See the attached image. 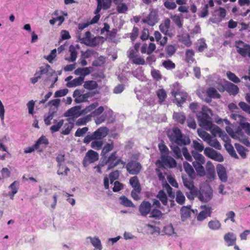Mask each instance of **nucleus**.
Masks as SVG:
<instances>
[{
	"instance_id": "obj_10",
	"label": "nucleus",
	"mask_w": 250,
	"mask_h": 250,
	"mask_svg": "<svg viewBox=\"0 0 250 250\" xmlns=\"http://www.w3.org/2000/svg\"><path fill=\"white\" fill-rule=\"evenodd\" d=\"M99 159V154L97 152L92 150H88L83 160V165L86 167L89 164L94 163Z\"/></svg>"
},
{
	"instance_id": "obj_27",
	"label": "nucleus",
	"mask_w": 250,
	"mask_h": 250,
	"mask_svg": "<svg viewBox=\"0 0 250 250\" xmlns=\"http://www.w3.org/2000/svg\"><path fill=\"white\" fill-rule=\"evenodd\" d=\"M57 202V195L54 194L53 196V199L45 198L43 200V203L44 205L47 207H50L51 208L54 209L56 208Z\"/></svg>"
},
{
	"instance_id": "obj_57",
	"label": "nucleus",
	"mask_w": 250,
	"mask_h": 250,
	"mask_svg": "<svg viewBox=\"0 0 250 250\" xmlns=\"http://www.w3.org/2000/svg\"><path fill=\"white\" fill-rule=\"evenodd\" d=\"M162 65L167 70H171L175 68V63L169 60L164 61Z\"/></svg>"
},
{
	"instance_id": "obj_19",
	"label": "nucleus",
	"mask_w": 250,
	"mask_h": 250,
	"mask_svg": "<svg viewBox=\"0 0 250 250\" xmlns=\"http://www.w3.org/2000/svg\"><path fill=\"white\" fill-rule=\"evenodd\" d=\"M85 241L87 243H90L92 244V245L97 250H102V245L101 243V241L100 239L99 238V237L97 236H88L85 238Z\"/></svg>"
},
{
	"instance_id": "obj_58",
	"label": "nucleus",
	"mask_w": 250,
	"mask_h": 250,
	"mask_svg": "<svg viewBox=\"0 0 250 250\" xmlns=\"http://www.w3.org/2000/svg\"><path fill=\"white\" fill-rule=\"evenodd\" d=\"M90 120V116L87 115L85 117L78 119L76 121V124L77 125H86Z\"/></svg>"
},
{
	"instance_id": "obj_12",
	"label": "nucleus",
	"mask_w": 250,
	"mask_h": 250,
	"mask_svg": "<svg viewBox=\"0 0 250 250\" xmlns=\"http://www.w3.org/2000/svg\"><path fill=\"white\" fill-rule=\"evenodd\" d=\"M127 171L131 174L136 175L140 171L142 166L138 162L132 161L126 165Z\"/></svg>"
},
{
	"instance_id": "obj_8",
	"label": "nucleus",
	"mask_w": 250,
	"mask_h": 250,
	"mask_svg": "<svg viewBox=\"0 0 250 250\" xmlns=\"http://www.w3.org/2000/svg\"><path fill=\"white\" fill-rule=\"evenodd\" d=\"M207 96H206V93L203 91L202 93L200 90L198 91L199 96L203 100H205L207 103L211 101V98H220V95L217 92V90L213 87L209 88L207 91Z\"/></svg>"
},
{
	"instance_id": "obj_25",
	"label": "nucleus",
	"mask_w": 250,
	"mask_h": 250,
	"mask_svg": "<svg viewBox=\"0 0 250 250\" xmlns=\"http://www.w3.org/2000/svg\"><path fill=\"white\" fill-rule=\"evenodd\" d=\"M183 167L185 172L187 173L189 177L192 179H194L196 177V173L192 167L188 162L183 163Z\"/></svg>"
},
{
	"instance_id": "obj_47",
	"label": "nucleus",
	"mask_w": 250,
	"mask_h": 250,
	"mask_svg": "<svg viewBox=\"0 0 250 250\" xmlns=\"http://www.w3.org/2000/svg\"><path fill=\"white\" fill-rule=\"evenodd\" d=\"M173 117L174 119L179 123L183 124L185 121V116L182 113L174 112Z\"/></svg>"
},
{
	"instance_id": "obj_36",
	"label": "nucleus",
	"mask_w": 250,
	"mask_h": 250,
	"mask_svg": "<svg viewBox=\"0 0 250 250\" xmlns=\"http://www.w3.org/2000/svg\"><path fill=\"white\" fill-rule=\"evenodd\" d=\"M69 51L70 53V57L69 58H66L65 60L74 62L76 61L78 54L75 47L73 45H70L69 48Z\"/></svg>"
},
{
	"instance_id": "obj_13",
	"label": "nucleus",
	"mask_w": 250,
	"mask_h": 250,
	"mask_svg": "<svg viewBox=\"0 0 250 250\" xmlns=\"http://www.w3.org/2000/svg\"><path fill=\"white\" fill-rule=\"evenodd\" d=\"M73 96L76 103H81L85 102L87 100V99L90 97V93L82 94L81 90L77 89L74 91Z\"/></svg>"
},
{
	"instance_id": "obj_64",
	"label": "nucleus",
	"mask_w": 250,
	"mask_h": 250,
	"mask_svg": "<svg viewBox=\"0 0 250 250\" xmlns=\"http://www.w3.org/2000/svg\"><path fill=\"white\" fill-rule=\"evenodd\" d=\"M194 55V51L191 49H188L186 51V59L188 63H191L194 61L193 56Z\"/></svg>"
},
{
	"instance_id": "obj_30",
	"label": "nucleus",
	"mask_w": 250,
	"mask_h": 250,
	"mask_svg": "<svg viewBox=\"0 0 250 250\" xmlns=\"http://www.w3.org/2000/svg\"><path fill=\"white\" fill-rule=\"evenodd\" d=\"M190 206L183 207L181 209V220L185 221L190 215Z\"/></svg>"
},
{
	"instance_id": "obj_14",
	"label": "nucleus",
	"mask_w": 250,
	"mask_h": 250,
	"mask_svg": "<svg viewBox=\"0 0 250 250\" xmlns=\"http://www.w3.org/2000/svg\"><path fill=\"white\" fill-rule=\"evenodd\" d=\"M182 180L184 186L190 191V193L193 194L197 193L198 189L193 184V179L182 176Z\"/></svg>"
},
{
	"instance_id": "obj_20",
	"label": "nucleus",
	"mask_w": 250,
	"mask_h": 250,
	"mask_svg": "<svg viewBox=\"0 0 250 250\" xmlns=\"http://www.w3.org/2000/svg\"><path fill=\"white\" fill-rule=\"evenodd\" d=\"M220 91H223L226 90L230 94L236 95L239 90V88L237 85L230 83L227 82L225 87H222V89H219Z\"/></svg>"
},
{
	"instance_id": "obj_26",
	"label": "nucleus",
	"mask_w": 250,
	"mask_h": 250,
	"mask_svg": "<svg viewBox=\"0 0 250 250\" xmlns=\"http://www.w3.org/2000/svg\"><path fill=\"white\" fill-rule=\"evenodd\" d=\"M238 123L247 135H250V124L247 121V119L244 117L240 116V120L237 122Z\"/></svg>"
},
{
	"instance_id": "obj_5",
	"label": "nucleus",
	"mask_w": 250,
	"mask_h": 250,
	"mask_svg": "<svg viewBox=\"0 0 250 250\" xmlns=\"http://www.w3.org/2000/svg\"><path fill=\"white\" fill-rule=\"evenodd\" d=\"M171 94L175 98V101L178 106H181V104L186 101L187 98V93L181 89V87L178 83H175L173 85Z\"/></svg>"
},
{
	"instance_id": "obj_51",
	"label": "nucleus",
	"mask_w": 250,
	"mask_h": 250,
	"mask_svg": "<svg viewBox=\"0 0 250 250\" xmlns=\"http://www.w3.org/2000/svg\"><path fill=\"white\" fill-rule=\"evenodd\" d=\"M198 135L205 142L208 143L211 136L207 132L202 129H198Z\"/></svg>"
},
{
	"instance_id": "obj_62",
	"label": "nucleus",
	"mask_w": 250,
	"mask_h": 250,
	"mask_svg": "<svg viewBox=\"0 0 250 250\" xmlns=\"http://www.w3.org/2000/svg\"><path fill=\"white\" fill-rule=\"evenodd\" d=\"M157 197L160 199L164 205L166 206L167 204V196L163 191L161 190L159 192L157 195Z\"/></svg>"
},
{
	"instance_id": "obj_32",
	"label": "nucleus",
	"mask_w": 250,
	"mask_h": 250,
	"mask_svg": "<svg viewBox=\"0 0 250 250\" xmlns=\"http://www.w3.org/2000/svg\"><path fill=\"white\" fill-rule=\"evenodd\" d=\"M204 163L193 162V166L195 169L197 174L200 176H204L206 174L205 168L202 165Z\"/></svg>"
},
{
	"instance_id": "obj_52",
	"label": "nucleus",
	"mask_w": 250,
	"mask_h": 250,
	"mask_svg": "<svg viewBox=\"0 0 250 250\" xmlns=\"http://www.w3.org/2000/svg\"><path fill=\"white\" fill-rule=\"evenodd\" d=\"M104 107L103 106H100L98 108H95L94 111H93L90 114L88 115L90 116V119L91 117L97 118L98 116H100L104 111Z\"/></svg>"
},
{
	"instance_id": "obj_16",
	"label": "nucleus",
	"mask_w": 250,
	"mask_h": 250,
	"mask_svg": "<svg viewBox=\"0 0 250 250\" xmlns=\"http://www.w3.org/2000/svg\"><path fill=\"white\" fill-rule=\"evenodd\" d=\"M82 114L81 107L80 106H75L65 112L64 115L65 117H71L73 119L78 118Z\"/></svg>"
},
{
	"instance_id": "obj_15",
	"label": "nucleus",
	"mask_w": 250,
	"mask_h": 250,
	"mask_svg": "<svg viewBox=\"0 0 250 250\" xmlns=\"http://www.w3.org/2000/svg\"><path fill=\"white\" fill-rule=\"evenodd\" d=\"M202 210L200 211L197 216L198 221H202L208 216H210L211 213L212 208L210 207L207 205L201 206Z\"/></svg>"
},
{
	"instance_id": "obj_11",
	"label": "nucleus",
	"mask_w": 250,
	"mask_h": 250,
	"mask_svg": "<svg viewBox=\"0 0 250 250\" xmlns=\"http://www.w3.org/2000/svg\"><path fill=\"white\" fill-rule=\"evenodd\" d=\"M204 154L208 158L219 162L224 160L223 156L220 153L210 147H206L204 149Z\"/></svg>"
},
{
	"instance_id": "obj_50",
	"label": "nucleus",
	"mask_w": 250,
	"mask_h": 250,
	"mask_svg": "<svg viewBox=\"0 0 250 250\" xmlns=\"http://www.w3.org/2000/svg\"><path fill=\"white\" fill-rule=\"evenodd\" d=\"M74 127V124L73 123H68L64 124L63 126V129L62 131V134L63 135H68L70 133L72 129Z\"/></svg>"
},
{
	"instance_id": "obj_34",
	"label": "nucleus",
	"mask_w": 250,
	"mask_h": 250,
	"mask_svg": "<svg viewBox=\"0 0 250 250\" xmlns=\"http://www.w3.org/2000/svg\"><path fill=\"white\" fill-rule=\"evenodd\" d=\"M83 77H79L74 79L72 81L68 82L66 86L68 87H73L81 85L84 81Z\"/></svg>"
},
{
	"instance_id": "obj_38",
	"label": "nucleus",
	"mask_w": 250,
	"mask_h": 250,
	"mask_svg": "<svg viewBox=\"0 0 250 250\" xmlns=\"http://www.w3.org/2000/svg\"><path fill=\"white\" fill-rule=\"evenodd\" d=\"M48 144L47 139L44 136H41L35 144V147L39 149L41 146L45 147Z\"/></svg>"
},
{
	"instance_id": "obj_35",
	"label": "nucleus",
	"mask_w": 250,
	"mask_h": 250,
	"mask_svg": "<svg viewBox=\"0 0 250 250\" xmlns=\"http://www.w3.org/2000/svg\"><path fill=\"white\" fill-rule=\"evenodd\" d=\"M133 75L138 80L144 81L146 80V77L144 76L143 69L141 67H139L135 70L132 72Z\"/></svg>"
},
{
	"instance_id": "obj_17",
	"label": "nucleus",
	"mask_w": 250,
	"mask_h": 250,
	"mask_svg": "<svg viewBox=\"0 0 250 250\" xmlns=\"http://www.w3.org/2000/svg\"><path fill=\"white\" fill-rule=\"evenodd\" d=\"M216 170L218 176L220 180L226 183L228 180V175L226 168L221 164H218L216 167Z\"/></svg>"
},
{
	"instance_id": "obj_28",
	"label": "nucleus",
	"mask_w": 250,
	"mask_h": 250,
	"mask_svg": "<svg viewBox=\"0 0 250 250\" xmlns=\"http://www.w3.org/2000/svg\"><path fill=\"white\" fill-rule=\"evenodd\" d=\"M170 24V20L169 19H165L159 26L160 31L165 35H168Z\"/></svg>"
},
{
	"instance_id": "obj_3",
	"label": "nucleus",
	"mask_w": 250,
	"mask_h": 250,
	"mask_svg": "<svg viewBox=\"0 0 250 250\" xmlns=\"http://www.w3.org/2000/svg\"><path fill=\"white\" fill-rule=\"evenodd\" d=\"M159 148L161 153V159L157 161L156 165L157 166L159 165L164 166H166L170 167H174L176 166L175 160L169 157V150L167 146L163 143L159 144Z\"/></svg>"
},
{
	"instance_id": "obj_41",
	"label": "nucleus",
	"mask_w": 250,
	"mask_h": 250,
	"mask_svg": "<svg viewBox=\"0 0 250 250\" xmlns=\"http://www.w3.org/2000/svg\"><path fill=\"white\" fill-rule=\"evenodd\" d=\"M113 143L112 142L105 144L102 149L101 156L105 157L107 153L113 149Z\"/></svg>"
},
{
	"instance_id": "obj_37",
	"label": "nucleus",
	"mask_w": 250,
	"mask_h": 250,
	"mask_svg": "<svg viewBox=\"0 0 250 250\" xmlns=\"http://www.w3.org/2000/svg\"><path fill=\"white\" fill-rule=\"evenodd\" d=\"M90 73V68L88 67L85 68H79L76 69L74 73L76 75H80V77H84L88 75Z\"/></svg>"
},
{
	"instance_id": "obj_4",
	"label": "nucleus",
	"mask_w": 250,
	"mask_h": 250,
	"mask_svg": "<svg viewBox=\"0 0 250 250\" xmlns=\"http://www.w3.org/2000/svg\"><path fill=\"white\" fill-rule=\"evenodd\" d=\"M120 163L123 164V166L125 164V163L122 161L121 158L118 157L116 152L112 153L108 157H104L102 160V164L104 165L105 166H107V170L114 167Z\"/></svg>"
},
{
	"instance_id": "obj_22",
	"label": "nucleus",
	"mask_w": 250,
	"mask_h": 250,
	"mask_svg": "<svg viewBox=\"0 0 250 250\" xmlns=\"http://www.w3.org/2000/svg\"><path fill=\"white\" fill-rule=\"evenodd\" d=\"M226 130L228 133L233 138L240 140L243 137V132L240 128H238L235 131L230 126H227Z\"/></svg>"
},
{
	"instance_id": "obj_55",
	"label": "nucleus",
	"mask_w": 250,
	"mask_h": 250,
	"mask_svg": "<svg viewBox=\"0 0 250 250\" xmlns=\"http://www.w3.org/2000/svg\"><path fill=\"white\" fill-rule=\"evenodd\" d=\"M163 231L165 233L168 235H172L175 234L173 227L172 224H168L164 227Z\"/></svg>"
},
{
	"instance_id": "obj_24",
	"label": "nucleus",
	"mask_w": 250,
	"mask_h": 250,
	"mask_svg": "<svg viewBox=\"0 0 250 250\" xmlns=\"http://www.w3.org/2000/svg\"><path fill=\"white\" fill-rule=\"evenodd\" d=\"M108 130L106 127H101L96 130L93 134V136L96 140H100L105 137L107 133Z\"/></svg>"
},
{
	"instance_id": "obj_60",
	"label": "nucleus",
	"mask_w": 250,
	"mask_h": 250,
	"mask_svg": "<svg viewBox=\"0 0 250 250\" xmlns=\"http://www.w3.org/2000/svg\"><path fill=\"white\" fill-rule=\"evenodd\" d=\"M120 203L122 205L125 207H134V205L132 202L128 199L125 196H122L120 198Z\"/></svg>"
},
{
	"instance_id": "obj_9",
	"label": "nucleus",
	"mask_w": 250,
	"mask_h": 250,
	"mask_svg": "<svg viewBox=\"0 0 250 250\" xmlns=\"http://www.w3.org/2000/svg\"><path fill=\"white\" fill-rule=\"evenodd\" d=\"M237 52L243 57L250 58V45L242 41L236 42L235 45Z\"/></svg>"
},
{
	"instance_id": "obj_49",
	"label": "nucleus",
	"mask_w": 250,
	"mask_h": 250,
	"mask_svg": "<svg viewBox=\"0 0 250 250\" xmlns=\"http://www.w3.org/2000/svg\"><path fill=\"white\" fill-rule=\"evenodd\" d=\"M204 106V105H202V107H201L198 104L192 103L190 104L189 107L193 112L197 113V116L199 113L202 112V107Z\"/></svg>"
},
{
	"instance_id": "obj_1",
	"label": "nucleus",
	"mask_w": 250,
	"mask_h": 250,
	"mask_svg": "<svg viewBox=\"0 0 250 250\" xmlns=\"http://www.w3.org/2000/svg\"><path fill=\"white\" fill-rule=\"evenodd\" d=\"M209 114L212 115L211 110L207 106H203L202 112L199 113L197 115L200 126L207 130H209L214 136H222L223 131L218 126L212 124Z\"/></svg>"
},
{
	"instance_id": "obj_39",
	"label": "nucleus",
	"mask_w": 250,
	"mask_h": 250,
	"mask_svg": "<svg viewBox=\"0 0 250 250\" xmlns=\"http://www.w3.org/2000/svg\"><path fill=\"white\" fill-rule=\"evenodd\" d=\"M57 174L58 175H67L68 172L70 170L69 168L66 167L64 164L57 165Z\"/></svg>"
},
{
	"instance_id": "obj_63",
	"label": "nucleus",
	"mask_w": 250,
	"mask_h": 250,
	"mask_svg": "<svg viewBox=\"0 0 250 250\" xmlns=\"http://www.w3.org/2000/svg\"><path fill=\"white\" fill-rule=\"evenodd\" d=\"M226 75L228 79L234 83H238L240 82L239 78L230 71H228Z\"/></svg>"
},
{
	"instance_id": "obj_21",
	"label": "nucleus",
	"mask_w": 250,
	"mask_h": 250,
	"mask_svg": "<svg viewBox=\"0 0 250 250\" xmlns=\"http://www.w3.org/2000/svg\"><path fill=\"white\" fill-rule=\"evenodd\" d=\"M151 204L148 201H143L139 207V211L143 216L147 215L150 211Z\"/></svg>"
},
{
	"instance_id": "obj_42",
	"label": "nucleus",
	"mask_w": 250,
	"mask_h": 250,
	"mask_svg": "<svg viewBox=\"0 0 250 250\" xmlns=\"http://www.w3.org/2000/svg\"><path fill=\"white\" fill-rule=\"evenodd\" d=\"M170 18L178 27L181 28L182 27V20L180 16L176 14L172 15L170 16Z\"/></svg>"
},
{
	"instance_id": "obj_31",
	"label": "nucleus",
	"mask_w": 250,
	"mask_h": 250,
	"mask_svg": "<svg viewBox=\"0 0 250 250\" xmlns=\"http://www.w3.org/2000/svg\"><path fill=\"white\" fill-rule=\"evenodd\" d=\"M18 186L19 182L16 181L9 186V188L10 191L8 193V195L11 199H13L14 196L17 193Z\"/></svg>"
},
{
	"instance_id": "obj_56",
	"label": "nucleus",
	"mask_w": 250,
	"mask_h": 250,
	"mask_svg": "<svg viewBox=\"0 0 250 250\" xmlns=\"http://www.w3.org/2000/svg\"><path fill=\"white\" fill-rule=\"evenodd\" d=\"M175 144H172L171 148L174 153L173 156L176 158H180L182 157L181 150L179 147L176 146Z\"/></svg>"
},
{
	"instance_id": "obj_2",
	"label": "nucleus",
	"mask_w": 250,
	"mask_h": 250,
	"mask_svg": "<svg viewBox=\"0 0 250 250\" xmlns=\"http://www.w3.org/2000/svg\"><path fill=\"white\" fill-rule=\"evenodd\" d=\"M167 136L172 143L179 146H186L190 144V140L188 136L183 134L177 127H174L168 131Z\"/></svg>"
},
{
	"instance_id": "obj_54",
	"label": "nucleus",
	"mask_w": 250,
	"mask_h": 250,
	"mask_svg": "<svg viewBox=\"0 0 250 250\" xmlns=\"http://www.w3.org/2000/svg\"><path fill=\"white\" fill-rule=\"evenodd\" d=\"M165 166H164L163 167L161 165L160 166L159 165V166H157L159 168L156 169V171L158 174L159 179L160 181H161L163 182H166L165 175L164 174L163 172L161 171H164V170H165L164 167Z\"/></svg>"
},
{
	"instance_id": "obj_18",
	"label": "nucleus",
	"mask_w": 250,
	"mask_h": 250,
	"mask_svg": "<svg viewBox=\"0 0 250 250\" xmlns=\"http://www.w3.org/2000/svg\"><path fill=\"white\" fill-rule=\"evenodd\" d=\"M156 16L157 13L156 11L152 10L146 18L142 19V21L150 26H153L157 22Z\"/></svg>"
},
{
	"instance_id": "obj_46",
	"label": "nucleus",
	"mask_w": 250,
	"mask_h": 250,
	"mask_svg": "<svg viewBox=\"0 0 250 250\" xmlns=\"http://www.w3.org/2000/svg\"><path fill=\"white\" fill-rule=\"evenodd\" d=\"M225 147L232 157L235 158H238L233 146L229 143H225Z\"/></svg>"
},
{
	"instance_id": "obj_29",
	"label": "nucleus",
	"mask_w": 250,
	"mask_h": 250,
	"mask_svg": "<svg viewBox=\"0 0 250 250\" xmlns=\"http://www.w3.org/2000/svg\"><path fill=\"white\" fill-rule=\"evenodd\" d=\"M178 40L180 42H181L187 47H189L191 45V42L190 40L189 36L188 34H183L178 35Z\"/></svg>"
},
{
	"instance_id": "obj_53",
	"label": "nucleus",
	"mask_w": 250,
	"mask_h": 250,
	"mask_svg": "<svg viewBox=\"0 0 250 250\" xmlns=\"http://www.w3.org/2000/svg\"><path fill=\"white\" fill-rule=\"evenodd\" d=\"M98 103L96 102L86 106L84 109H83L82 111V114H85L92 111L93 110H94L96 108L98 107Z\"/></svg>"
},
{
	"instance_id": "obj_61",
	"label": "nucleus",
	"mask_w": 250,
	"mask_h": 250,
	"mask_svg": "<svg viewBox=\"0 0 250 250\" xmlns=\"http://www.w3.org/2000/svg\"><path fill=\"white\" fill-rule=\"evenodd\" d=\"M236 149L238 153L242 157V158L244 159L246 157V149L243 146L239 145H235Z\"/></svg>"
},
{
	"instance_id": "obj_44",
	"label": "nucleus",
	"mask_w": 250,
	"mask_h": 250,
	"mask_svg": "<svg viewBox=\"0 0 250 250\" xmlns=\"http://www.w3.org/2000/svg\"><path fill=\"white\" fill-rule=\"evenodd\" d=\"M192 155L195 160L194 162L205 163V160L204 157L201 154L195 151H192L191 152Z\"/></svg>"
},
{
	"instance_id": "obj_43",
	"label": "nucleus",
	"mask_w": 250,
	"mask_h": 250,
	"mask_svg": "<svg viewBox=\"0 0 250 250\" xmlns=\"http://www.w3.org/2000/svg\"><path fill=\"white\" fill-rule=\"evenodd\" d=\"M97 83L95 81H88L84 82L83 87L87 89L92 90L97 88Z\"/></svg>"
},
{
	"instance_id": "obj_59",
	"label": "nucleus",
	"mask_w": 250,
	"mask_h": 250,
	"mask_svg": "<svg viewBox=\"0 0 250 250\" xmlns=\"http://www.w3.org/2000/svg\"><path fill=\"white\" fill-rule=\"evenodd\" d=\"M185 201V197L184 194L180 190L177 191L176 194V201L179 204H183Z\"/></svg>"
},
{
	"instance_id": "obj_6",
	"label": "nucleus",
	"mask_w": 250,
	"mask_h": 250,
	"mask_svg": "<svg viewBox=\"0 0 250 250\" xmlns=\"http://www.w3.org/2000/svg\"><path fill=\"white\" fill-rule=\"evenodd\" d=\"M198 199L203 202H208L213 196V191L208 184H205L200 188L199 193L197 194Z\"/></svg>"
},
{
	"instance_id": "obj_7",
	"label": "nucleus",
	"mask_w": 250,
	"mask_h": 250,
	"mask_svg": "<svg viewBox=\"0 0 250 250\" xmlns=\"http://www.w3.org/2000/svg\"><path fill=\"white\" fill-rule=\"evenodd\" d=\"M79 42L90 46H95L99 43V39L92 35L89 31L84 33V37L79 35Z\"/></svg>"
},
{
	"instance_id": "obj_40",
	"label": "nucleus",
	"mask_w": 250,
	"mask_h": 250,
	"mask_svg": "<svg viewBox=\"0 0 250 250\" xmlns=\"http://www.w3.org/2000/svg\"><path fill=\"white\" fill-rule=\"evenodd\" d=\"M64 121L63 120H60L57 122L56 121L54 123V125L50 127V130L52 133L57 132L59 130L61 127L63 125Z\"/></svg>"
},
{
	"instance_id": "obj_33",
	"label": "nucleus",
	"mask_w": 250,
	"mask_h": 250,
	"mask_svg": "<svg viewBox=\"0 0 250 250\" xmlns=\"http://www.w3.org/2000/svg\"><path fill=\"white\" fill-rule=\"evenodd\" d=\"M208 227L212 230H217L221 229V224L217 219L211 220L208 223Z\"/></svg>"
},
{
	"instance_id": "obj_45",
	"label": "nucleus",
	"mask_w": 250,
	"mask_h": 250,
	"mask_svg": "<svg viewBox=\"0 0 250 250\" xmlns=\"http://www.w3.org/2000/svg\"><path fill=\"white\" fill-rule=\"evenodd\" d=\"M210 146L214 147L215 148L220 150L221 149V145L219 142L215 138L212 137L210 138L207 143Z\"/></svg>"
},
{
	"instance_id": "obj_23",
	"label": "nucleus",
	"mask_w": 250,
	"mask_h": 250,
	"mask_svg": "<svg viewBox=\"0 0 250 250\" xmlns=\"http://www.w3.org/2000/svg\"><path fill=\"white\" fill-rule=\"evenodd\" d=\"M224 239L228 246H232L236 243V236L233 233L229 232L224 235Z\"/></svg>"
},
{
	"instance_id": "obj_48",
	"label": "nucleus",
	"mask_w": 250,
	"mask_h": 250,
	"mask_svg": "<svg viewBox=\"0 0 250 250\" xmlns=\"http://www.w3.org/2000/svg\"><path fill=\"white\" fill-rule=\"evenodd\" d=\"M207 47V45L204 39H200L197 42V49L199 52H202Z\"/></svg>"
}]
</instances>
